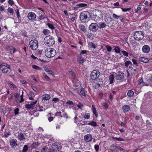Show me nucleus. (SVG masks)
Returning a JSON list of instances; mask_svg holds the SVG:
<instances>
[{
  "label": "nucleus",
  "mask_w": 152,
  "mask_h": 152,
  "mask_svg": "<svg viewBox=\"0 0 152 152\" xmlns=\"http://www.w3.org/2000/svg\"><path fill=\"white\" fill-rule=\"evenodd\" d=\"M87 5V4L84 3H80L78 4L77 5V6L78 7H86Z\"/></svg>",
  "instance_id": "obj_36"
},
{
  "label": "nucleus",
  "mask_w": 152,
  "mask_h": 152,
  "mask_svg": "<svg viewBox=\"0 0 152 152\" xmlns=\"http://www.w3.org/2000/svg\"><path fill=\"white\" fill-rule=\"evenodd\" d=\"M42 74L44 77L47 80H49L50 78L49 77L47 76V75L44 72H43L42 73Z\"/></svg>",
  "instance_id": "obj_53"
},
{
  "label": "nucleus",
  "mask_w": 152,
  "mask_h": 152,
  "mask_svg": "<svg viewBox=\"0 0 152 152\" xmlns=\"http://www.w3.org/2000/svg\"><path fill=\"white\" fill-rule=\"evenodd\" d=\"M85 140L87 142H90L92 140V137L91 134H87L84 136Z\"/></svg>",
  "instance_id": "obj_16"
},
{
  "label": "nucleus",
  "mask_w": 152,
  "mask_h": 152,
  "mask_svg": "<svg viewBox=\"0 0 152 152\" xmlns=\"http://www.w3.org/2000/svg\"><path fill=\"white\" fill-rule=\"evenodd\" d=\"M99 72L97 70L93 71L91 73V78L93 80H95L99 76Z\"/></svg>",
  "instance_id": "obj_7"
},
{
  "label": "nucleus",
  "mask_w": 152,
  "mask_h": 152,
  "mask_svg": "<svg viewBox=\"0 0 152 152\" xmlns=\"http://www.w3.org/2000/svg\"><path fill=\"white\" fill-rule=\"evenodd\" d=\"M37 101L35 102H31L29 103L30 104H27L26 105L25 107L28 110H30L34 106V105L37 103Z\"/></svg>",
  "instance_id": "obj_11"
},
{
  "label": "nucleus",
  "mask_w": 152,
  "mask_h": 152,
  "mask_svg": "<svg viewBox=\"0 0 152 152\" xmlns=\"http://www.w3.org/2000/svg\"><path fill=\"white\" fill-rule=\"evenodd\" d=\"M32 67L34 69L37 70H40L42 69L41 68L36 65H32Z\"/></svg>",
  "instance_id": "obj_34"
},
{
  "label": "nucleus",
  "mask_w": 152,
  "mask_h": 152,
  "mask_svg": "<svg viewBox=\"0 0 152 152\" xmlns=\"http://www.w3.org/2000/svg\"><path fill=\"white\" fill-rule=\"evenodd\" d=\"M51 114V113H49L48 115H47L48 117V120L49 121H52L53 120V118L52 117H50V114Z\"/></svg>",
  "instance_id": "obj_46"
},
{
  "label": "nucleus",
  "mask_w": 152,
  "mask_h": 152,
  "mask_svg": "<svg viewBox=\"0 0 152 152\" xmlns=\"http://www.w3.org/2000/svg\"><path fill=\"white\" fill-rule=\"evenodd\" d=\"M42 50H37V51L36 52V54L37 56H39L40 57V56L42 54Z\"/></svg>",
  "instance_id": "obj_39"
},
{
  "label": "nucleus",
  "mask_w": 152,
  "mask_h": 152,
  "mask_svg": "<svg viewBox=\"0 0 152 152\" xmlns=\"http://www.w3.org/2000/svg\"><path fill=\"white\" fill-rule=\"evenodd\" d=\"M114 75L113 74L109 76V80L110 81L109 84H112L113 83Z\"/></svg>",
  "instance_id": "obj_24"
},
{
  "label": "nucleus",
  "mask_w": 152,
  "mask_h": 152,
  "mask_svg": "<svg viewBox=\"0 0 152 152\" xmlns=\"http://www.w3.org/2000/svg\"><path fill=\"white\" fill-rule=\"evenodd\" d=\"M50 32V31L48 29H44L42 31V33L44 35H48Z\"/></svg>",
  "instance_id": "obj_29"
},
{
  "label": "nucleus",
  "mask_w": 152,
  "mask_h": 152,
  "mask_svg": "<svg viewBox=\"0 0 152 152\" xmlns=\"http://www.w3.org/2000/svg\"><path fill=\"white\" fill-rule=\"evenodd\" d=\"M142 84V86L144 85V83L143 81V80L142 78L138 80V84L139 85L141 84Z\"/></svg>",
  "instance_id": "obj_45"
},
{
  "label": "nucleus",
  "mask_w": 152,
  "mask_h": 152,
  "mask_svg": "<svg viewBox=\"0 0 152 152\" xmlns=\"http://www.w3.org/2000/svg\"><path fill=\"white\" fill-rule=\"evenodd\" d=\"M27 17L29 20L33 21L35 20L36 18V15L33 12H30L28 14Z\"/></svg>",
  "instance_id": "obj_10"
},
{
  "label": "nucleus",
  "mask_w": 152,
  "mask_h": 152,
  "mask_svg": "<svg viewBox=\"0 0 152 152\" xmlns=\"http://www.w3.org/2000/svg\"><path fill=\"white\" fill-rule=\"evenodd\" d=\"M115 78L117 80L122 81L124 79V73L121 72H119L117 73H115Z\"/></svg>",
  "instance_id": "obj_8"
},
{
  "label": "nucleus",
  "mask_w": 152,
  "mask_h": 152,
  "mask_svg": "<svg viewBox=\"0 0 152 152\" xmlns=\"http://www.w3.org/2000/svg\"><path fill=\"white\" fill-rule=\"evenodd\" d=\"M23 92L22 91V94L20 96V103H21L24 101V99L23 98Z\"/></svg>",
  "instance_id": "obj_55"
},
{
  "label": "nucleus",
  "mask_w": 152,
  "mask_h": 152,
  "mask_svg": "<svg viewBox=\"0 0 152 152\" xmlns=\"http://www.w3.org/2000/svg\"><path fill=\"white\" fill-rule=\"evenodd\" d=\"M132 65V63L130 61H127L125 63V66L127 67H130Z\"/></svg>",
  "instance_id": "obj_28"
},
{
  "label": "nucleus",
  "mask_w": 152,
  "mask_h": 152,
  "mask_svg": "<svg viewBox=\"0 0 152 152\" xmlns=\"http://www.w3.org/2000/svg\"><path fill=\"white\" fill-rule=\"evenodd\" d=\"M48 148L46 147H45L44 148H42L41 149L42 152H46L48 149Z\"/></svg>",
  "instance_id": "obj_58"
},
{
  "label": "nucleus",
  "mask_w": 152,
  "mask_h": 152,
  "mask_svg": "<svg viewBox=\"0 0 152 152\" xmlns=\"http://www.w3.org/2000/svg\"><path fill=\"white\" fill-rule=\"evenodd\" d=\"M10 144L12 148H15L16 146L18 145L17 143V140L15 139L11 140L10 142Z\"/></svg>",
  "instance_id": "obj_15"
},
{
  "label": "nucleus",
  "mask_w": 152,
  "mask_h": 152,
  "mask_svg": "<svg viewBox=\"0 0 152 152\" xmlns=\"http://www.w3.org/2000/svg\"><path fill=\"white\" fill-rule=\"evenodd\" d=\"M47 26L51 29H55V26L52 24L48 23L47 24Z\"/></svg>",
  "instance_id": "obj_33"
},
{
  "label": "nucleus",
  "mask_w": 152,
  "mask_h": 152,
  "mask_svg": "<svg viewBox=\"0 0 152 152\" xmlns=\"http://www.w3.org/2000/svg\"><path fill=\"white\" fill-rule=\"evenodd\" d=\"M38 42L36 40H33L30 41L29 45L31 48L33 50H36L38 47Z\"/></svg>",
  "instance_id": "obj_5"
},
{
  "label": "nucleus",
  "mask_w": 152,
  "mask_h": 152,
  "mask_svg": "<svg viewBox=\"0 0 152 152\" xmlns=\"http://www.w3.org/2000/svg\"><path fill=\"white\" fill-rule=\"evenodd\" d=\"M99 26L96 23H92L89 26V29L92 31L96 32L98 29Z\"/></svg>",
  "instance_id": "obj_6"
},
{
  "label": "nucleus",
  "mask_w": 152,
  "mask_h": 152,
  "mask_svg": "<svg viewBox=\"0 0 152 152\" xmlns=\"http://www.w3.org/2000/svg\"><path fill=\"white\" fill-rule=\"evenodd\" d=\"M147 81L149 82H152V76L148 77L147 78Z\"/></svg>",
  "instance_id": "obj_54"
},
{
  "label": "nucleus",
  "mask_w": 152,
  "mask_h": 152,
  "mask_svg": "<svg viewBox=\"0 0 152 152\" xmlns=\"http://www.w3.org/2000/svg\"><path fill=\"white\" fill-rule=\"evenodd\" d=\"M50 98V96L48 94H45L42 96V100H47L49 99Z\"/></svg>",
  "instance_id": "obj_20"
},
{
  "label": "nucleus",
  "mask_w": 152,
  "mask_h": 152,
  "mask_svg": "<svg viewBox=\"0 0 152 152\" xmlns=\"http://www.w3.org/2000/svg\"><path fill=\"white\" fill-rule=\"evenodd\" d=\"M56 151V149L53 148H50L48 150V152H55Z\"/></svg>",
  "instance_id": "obj_61"
},
{
  "label": "nucleus",
  "mask_w": 152,
  "mask_h": 152,
  "mask_svg": "<svg viewBox=\"0 0 152 152\" xmlns=\"http://www.w3.org/2000/svg\"><path fill=\"white\" fill-rule=\"evenodd\" d=\"M16 15L17 16V17L18 18V19H19V18H20V12H19V10L18 9L17 10L16 12Z\"/></svg>",
  "instance_id": "obj_57"
},
{
  "label": "nucleus",
  "mask_w": 152,
  "mask_h": 152,
  "mask_svg": "<svg viewBox=\"0 0 152 152\" xmlns=\"http://www.w3.org/2000/svg\"><path fill=\"white\" fill-rule=\"evenodd\" d=\"M2 66H6V67L8 68L9 69H10V66L8 65V64L4 63H2Z\"/></svg>",
  "instance_id": "obj_41"
},
{
  "label": "nucleus",
  "mask_w": 152,
  "mask_h": 152,
  "mask_svg": "<svg viewBox=\"0 0 152 152\" xmlns=\"http://www.w3.org/2000/svg\"><path fill=\"white\" fill-rule=\"evenodd\" d=\"M9 83L10 85L12 86V87L13 89H15V88H16V86L14 84H13L12 82L10 81L9 82Z\"/></svg>",
  "instance_id": "obj_52"
},
{
  "label": "nucleus",
  "mask_w": 152,
  "mask_h": 152,
  "mask_svg": "<svg viewBox=\"0 0 152 152\" xmlns=\"http://www.w3.org/2000/svg\"><path fill=\"white\" fill-rule=\"evenodd\" d=\"M80 93L82 96H86V94L83 88H81Z\"/></svg>",
  "instance_id": "obj_44"
},
{
  "label": "nucleus",
  "mask_w": 152,
  "mask_h": 152,
  "mask_svg": "<svg viewBox=\"0 0 152 152\" xmlns=\"http://www.w3.org/2000/svg\"><path fill=\"white\" fill-rule=\"evenodd\" d=\"M99 26L100 28H104L106 26L105 23L100 22L99 24Z\"/></svg>",
  "instance_id": "obj_25"
},
{
  "label": "nucleus",
  "mask_w": 152,
  "mask_h": 152,
  "mask_svg": "<svg viewBox=\"0 0 152 152\" xmlns=\"http://www.w3.org/2000/svg\"><path fill=\"white\" fill-rule=\"evenodd\" d=\"M8 2L9 4L11 6L14 4V2L12 0H9L8 1Z\"/></svg>",
  "instance_id": "obj_59"
},
{
  "label": "nucleus",
  "mask_w": 152,
  "mask_h": 152,
  "mask_svg": "<svg viewBox=\"0 0 152 152\" xmlns=\"http://www.w3.org/2000/svg\"><path fill=\"white\" fill-rule=\"evenodd\" d=\"M90 13L88 12H83L80 14V19L82 22L85 23L88 20V17Z\"/></svg>",
  "instance_id": "obj_3"
},
{
  "label": "nucleus",
  "mask_w": 152,
  "mask_h": 152,
  "mask_svg": "<svg viewBox=\"0 0 152 152\" xmlns=\"http://www.w3.org/2000/svg\"><path fill=\"white\" fill-rule=\"evenodd\" d=\"M127 95V96L129 97H132L134 95V92L132 90H129L128 91Z\"/></svg>",
  "instance_id": "obj_26"
},
{
  "label": "nucleus",
  "mask_w": 152,
  "mask_h": 152,
  "mask_svg": "<svg viewBox=\"0 0 152 152\" xmlns=\"http://www.w3.org/2000/svg\"><path fill=\"white\" fill-rule=\"evenodd\" d=\"M66 103L69 105H73L74 104L73 102L71 101H68L66 102Z\"/></svg>",
  "instance_id": "obj_63"
},
{
  "label": "nucleus",
  "mask_w": 152,
  "mask_h": 152,
  "mask_svg": "<svg viewBox=\"0 0 152 152\" xmlns=\"http://www.w3.org/2000/svg\"><path fill=\"white\" fill-rule=\"evenodd\" d=\"M77 106L79 108L81 109L83 107V105L81 103H79L78 104H77Z\"/></svg>",
  "instance_id": "obj_50"
},
{
  "label": "nucleus",
  "mask_w": 152,
  "mask_h": 152,
  "mask_svg": "<svg viewBox=\"0 0 152 152\" xmlns=\"http://www.w3.org/2000/svg\"><path fill=\"white\" fill-rule=\"evenodd\" d=\"M28 150V146L25 145L24 146L22 152H26Z\"/></svg>",
  "instance_id": "obj_37"
},
{
  "label": "nucleus",
  "mask_w": 152,
  "mask_h": 152,
  "mask_svg": "<svg viewBox=\"0 0 152 152\" xmlns=\"http://www.w3.org/2000/svg\"><path fill=\"white\" fill-rule=\"evenodd\" d=\"M19 109L18 108H17L14 110V113L15 115H16L18 114Z\"/></svg>",
  "instance_id": "obj_51"
},
{
  "label": "nucleus",
  "mask_w": 152,
  "mask_h": 152,
  "mask_svg": "<svg viewBox=\"0 0 152 152\" xmlns=\"http://www.w3.org/2000/svg\"><path fill=\"white\" fill-rule=\"evenodd\" d=\"M114 47V50L116 53H119L120 52V48L117 46H115Z\"/></svg>",
  "instance_id": "obj_30"
},
{
  "label": "nucleus",
  "mask_w": 152,
  "mask_h": 152,
  "mask_svg": "<svg viewBox=\"0 0 152 152\" xmlns=\"http://www.w3.org/2000/svg\"><path fill=\"white\" fill-rule=\"evenodd\" d=\"M83 116L85 119H88L90 118V115L89 113H85L83 114Z\"/></svg>",
  "instance_id": "obj_27"
},
{
  "label": "nucleus",
  "mask_w": 152,
  "mask_h": 152,
  "mask_svg": "<svg viewBox=\"0 0 152 152\" xmlns=\"http://www.w3.org/2000/svg\"><path fill=\"white\" fill-rule=\"evenodd\" d=\"M113 138L115 139V140L118 141H124V139L121 138H117L116 137H115Z\"/></svg>",
  "instance_id": "obj_47"
},
{
  "label": "nucleus",
  "mask_w": 152,
  "mask_h": 152,
  "mask_svg": "<svg viewBox=\"0 0 152 152\" xmlns=\"http://www.w3.org/2000/svg\"><path fill=\"white\" fill-rule=\"evenodd\" d=\"M102 17V13L101 11L98 10L97 13L94 14L93 15V18L94 20H98L101 17Z\"/></svg>",
  "instance_id": "obj_9"
},
{
  "label": "nucleus",
  "mask_w": 152,
  "mask_h": 152,
  "mask_svg": "<svg viewBox=\"0 0 152 152\" xmlns=\"http://www.w3.org/2000/svg\"><path fill=\"white\" fill-rule=\"evenodd\" d=\"M113 17L116 19H119L121 22L124 23V19L121 15L118 16L115 13L113 15Z\"/></svg>",
  "instance_id": "obj_14"
},
{
  "label": "nucleus",
  "mask_w": 152,
  "mask_h": 152,
  "mask_svg": "<svg viewBox=\"0 0 152 152\" xmlns=\"http://www.w3.org/2000/svg\"><path fill=\"white\" fill-rule=\"evenodd\" d=\"M88 45L92 48H96V45L91 42H89L88 43Z\"/></svg>",
  "instance_id": "obj_38"
},
{
  "label": "nucleus",
  "mask_w": 152,
  "mask_h": 152,
  "mask_svg": "<svg viewBox=\"0 0 152 152\" xmlns=\"http://www.w3.org/2000/svg\"><path fill=\"white\" fill-rule=\"evenodd\" d=\"M70 74L71 75L73 79H75L76 78V75L75 73L73 72V71L72 72L70 73Z\"/></svg>",
  "instance_id": "obj_43"
},
{
  "label": "nucleus",
  "mask_w": 152,
  "mask_h": 152,
  "mask_svg": "<svg viewBox=\"0 0 152 152\" xmlns=\"http://www.w3.org/2000/svg\"><path fill=\"white\" fill-rule=\"evenodd\" d=\"M44 42L45 45L48 47L52 46L55 44L54 38L50 35L47 36L45 37Z\"/></svg>",
  "instance_id": "obj_1"
},
{
  "label": "nucleus",
  "mask_w": 152,
  "mask_h": 152,
  "mask_svg": "<svg viewBox=\"0 0 152 152\" xmlns=\"http://www.w3.org/2000/svg\"><path fill=\"white\" fill-rule=\"evenodd\" d=\"M18 139L20 141L23 140L25 139L23 134L21 132L18 133Z\"/></svg>",
  "instance_id": "obj_18"
},
{
  "label": "nucleus",
  "mask_w": 152,
  "mask_h": 152,
  "mask_svg": "<svg viewBox=\"0 0 152 152\" xmlns=\"http://www.w3.org/2000/svg\"><path fill=\"white\" fill-rule=\"evenodd\" d=\"M45 55L48 58L54 57L56 54V50L52 48H49L45 49Z\"/></svg>",
  "instance_id": "obj_2"
},
{
  "label": "nucleus",
  "mask_w": 152,
  "mask_h": 152,
  "mask_svg": "<svg viewBox=\"0 0 152 152\" xmlns=\"http://www.w3.org/2000/svg\"><path fill=\"white\" fill-rule=\"evenodd\" d=\"M94 148L96 151L97 152L99 149V146L97 145H94Z\"/></svg>",
  "instance_id": "obj_60"
},
{
  "label": "nucleus",
  "mask_w": 152,
  "mask_h": 152,
  "mask_svg": "<svg viewBox=\"0 0 152 152\" xmlns=\"http://www.w3.org/2000/svg\"><path fill=\"white\" fill-rule=\"evenodd\" d=\"M121 9L123 11V12H126L127 11H128L131 10V8H128L126 9L125 8H122Z\"/></svg>",
  "instance_id": "obj_62"
},
{
  "label": "nucleus",
  "mask_w": 152,
  "mask_h": 152,
  "mask_svg": "<svg viewBox=\"0 0 152 152\" xmlns=\"http://www.w3.org/2000/svg\"><path fill=\"white\" fill-rule=\"evenodd\" d=\"M142 50L144 53H148L150 51V47L148 45H144L142 48Z\"/></svg>",
  "instance_id": "obj_13"
},
{
  "label": "nucleus",
  "mask_w": 152,
  "mask_h": 152,
  "mask_svg": "<svg viewBox=\"0 0 152 152\" xmlns=\"http://www.w3.org/2000/svg\"><path fill=\"white\" fill-rule=\"evenodd\" d=\"M92 110L93 113L95 115V116L96 118L98 117V113L96 111V109L95 106L94 105H92Z\"/></svg>",
  "instance_id": "obj_22"
},
{
  "label": "nucleus",
  "mask_w": 152,
  "mask_h": 152,
  "mask_svg": "<svg viewBox=\"0 0 152 152\" xmlns=\"http://www.w3.org/2000/svg\"><path fill=\"white\" fill-rule=\"evenodd\" d=\"M130 110V107L129 105H126L123 106V110L124 113L129 111Z\"/></svg>",
  "instance_id": "obj_17"
},
{
  "label": "nucleus",
  "mask_w": 152,
  "mask_h": 152,
  "mask_svg": "<svg viewBox=\"0 0 152 152\" xmlns=\"http://www.w3.org/2000/svg\"><path fill=\"white\" fill-rule=\"evenodd\" d=\"M8 11L9 12L10 14H13L14 12V10L13 9L10 7H8L7 9Z\"/></svg>",
  "instance_id": "obj_40"
},
{
  "label": "nucleus",
  "mask_w": 152,
  "mask_h": 152,
  "mask_svg": "<svg viewBox=\"0 0 152 152\" xmlns=\"http://www.w3.org/2000/svg\"><path fill=\"white\" fill-rule=\"evenodd\" d=\"M77 59V61L80 64H83L85 61L82 55H81V54H79L78 55Z\"/></svg>",
  "instance_id": "obj_12"
},
{
  "label": "nucleus",
  "mask_w": 152,
  "mask_h": 152,
  "mask_svg": "<svg viewBox=\"0 0 152 152\" xmlns=\"http://www.w3.org/2000/svg\"><path fill=\"white\" fill-rule=\"evenodd\" d=\"M61 112H57L55 114V116H60V117H62V116L61 115Z\"/></svg>",
  "instance_id": "obj_48"
},
{
  "label": "nucleus",
  "mask_w": 152,
  "mask_h": 152,
  "mask_svg": "<svg viewBox=\"0 0 152 152\" xmlns=\"http://www.w3.org/2000/svg\"><path fill=\"white\" fill-rule=\"evenodd\" d=\"M79 27L81 31H83L84 32H86L87 31L86 29L85 26L83 25L82 24L80 25L79 26Z\"/></svg>",
  "instance_id": "obj_21"
},
{
  "label": "nucleus",
  "mask_w": 152,
  "mask_h": 152,
  "mask_svg": "<svg viewBox=\"0 0 152 152\" xmlns=\"http://www.w3.org/2000/svg\"><path fill=\"white\" fill-rule=\"evenodd\" d=\"M88 125H91L93 127H95L97 125L96 123L94 121H92L88 123Z\"/></svg>",
  "instance_id": "obj_31"
},
{
  "label": "nucleus",
  "mask_w": 152,
  "mask_h": 152,
  "mask_svg": "<svg viewBox=\"0 0 152 152\" xmlns=\"http://www.w3.org/2000/svg\"><path fill=\"white\" fill-rule=\"evenodd\" d=\"M9 69V68L7 67H5L2 70V72L4 73H6L8 71Z\"/></svg>",
  "instance_id": "obj_42"
},
{
  "label": "nucleus",
  "mask_w": 152,
  "mask_h": 152,
  "mask_svg": "<svg viewBox=\"0 0 152 152\" xmlns=\"http://www.w3.org/2000/svg\"><path fill=\"white\" fill-rule=\"evenodd\" d=\"M139 59L140 61L146 63H147L149 61L148 58L143 57H141L139 58Z\"/></svg>",
  "instance_id": "obj_19"
},
{
  "label": "nucleus",
  "mask_w": 152,
  "mask_h": 152,
  "mask_svg": "<svg viewBox=\"0 0 152 152\" xmlns=\"http://www.w3.org/2000/svg\"><path fill=\"white\" fill-rule=\"evenodd\" d=\"M106 47L108 51L110 52L111 51L112 48L110 46L107 45L106 46Z\"/></svg>",
  "instance_id": "obj_49"
},
{
  "label": "nucleus",
  "mask_w": 152,
  "mask_h": 152,
  "mask_svg": "<svg viewBox=\"0 0 152 152\" xmlns=\"http://www.w3.org/2000/svg\"><path fill=\"white\" fill-rule=\"evenodd\" d=\"M19 95L18 93H16L15 94L14 97L15 98V102H17L18 101V97H19Z\"/></svg>",
  "instance_id": "obj_35"
},
{
  "label": "nucleus",
  "mask_w": 152,
  "mask_h": 152,
  "mask_svg": "<svg viewBox=\"0 0 152 152\" xmlns=\"http://www.w3.org/2000/svg\"><path fill=\"white\" fill-rule=\"evenodd\" d=\"M146 97L147 99H149L152 98V92H149L146 94Z\"/></svg>",
  "instance_id": "obj_32"
},
{
  "label": "nucleus",
  "mask_w": 152,
  "mask_h": 152,
  "mask_svg": "<svg viewBox=\"0 0 152 152\" xmlns=\"http://www.w3.org/2000/svg\"><path fill=\"white\" fill-rule=\"evenodd\" d=\"M143 32L140 31H136L134 34V37L136 40L139 41L143 38Z\"/></svg>",
  "instance_id": "obj_4"
},
{
  "label": "nucleus",
  "mask_w": 152,
  "mask_h": 152,
  "mask_svg": "<svg viewBox=\"0 0 152 152\" xmlns=\"http://www.w3.org/2000/svg\"><path fill=\"white\" fill-rule=\"evenodd\" d=\"M88 52V51L86 50H81V51L80 54H81V55H82V54H84Z\"/></svg>",
  "instance_id": "obj_64"
},
{
  "label": "nucleus",
  "mask_w": 152,
  "mask_h": 152,
  "mask_svg": "<svg viewBox=\"0 0 152 152\" xmlns=\"http://www.w3.org/2000/svg\"><path fill=\"white\" fill-rule=\"evenodd\" d=\"M122 53L123 54V55L126 56H128V53L126 52L125 51L123 50L121 51Z\"/></svg>",
  "instance_id": "obj_56"
},
{
  "label": "nucleus",
  "mask_w": 152,
  "mask_h": 152,
  "mask_svg": "<svg viewBox=\"0 0 152 152\" xmlns=\"http://www.w3.org/2000/svg\"><path fill=\"white\" fill-rule=\"evenodd\" d=\"M111 149L112 150H114V149H115L116 148L118 150L121 151H124V150L123 148H121V147L120 146H115L114 145H112L111 147Z\"/></svg>",
  "instance_id": "obj_23"
}]
</instances>
